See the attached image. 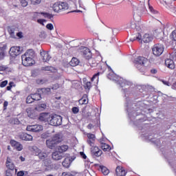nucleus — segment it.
I'll return each mask as SVG.
<instances>
[{"label":"nucleus","instance_id":"c9c22d12","mask_svg":"<svg viewBox=\"0 0 176 176\" xmlns=\"http://www.w3.org/2000/svg\"><path fill=\"white\" fill-rule=\"evenodd\" d=\"M26 112H27L28 116L29 118H34V112L32 111V110L31 109H30V108L27 109Z\"/></svg>","mask_w":176,"mask_h":176},{"label":"nucleus","instance_id":"37998d69","mask_svg":"<svg viewBox=\"0 0 176 176\" xmlns=\"http://www.w3.org/2000/svg\"><path fill=\"white\" fill-rule=\"evenodd\" d=\"M20 2L23 8H26V6H28V1H27V0H20Z\"/></svg>","mask_w":176,"mask_h":176},{"label":"nucleus","instance_id":"ea45409f","mask_svg":"<svg viewBox=\"0 0 176 176\" xmlns=\"http://www.w3.org/2000/svg\"><path fill=\"white\" fill-rule=\"evenodd\" d=\"M89 65H91L92 68H94L95 67H97V63L94 59H91L89 60Z\"/></svg>","mask_w":176,"mask_h":176},{"label":"nucleus","instance_id":"7c9ffc66","mask_svg":"<svg viewBox=\"0 0 176 176\" xmlns=\"http://www.w3.org/2000/svg\"><path fill=\"white\" fill-rule=\"evenodd\" d=\"M79 65V60L76 58H73L70 61V65L72 67H76V65Z\"/></svg>","mask_w":176,"mask_h":176},{"label":"nucleus","instance_id":"4c0bfd02","mask_svg":"<svg viewBox=\"0 0 176 176\" xmlns=\"http://www.w3.org/2000/svg\"><path fill=\"white\" fill-rule=\"evenodd\" d=\"M142 39V36H141V34H138V36H136L133 38H131L130 41L131 42H134V41H141Z\"/></svg>","mask_w":176,"mask_h":176},{"label":"nucleus","instance_id":"603ef678","mask_svg":"<svg viewBox=\"0 0 176 176\" xmlns=\"http://www.w3.org/2000/svg\"><path fill=\"white\" fill-rule=\"evenodd\" d=\"M32 5H39L41 3V0H30Z\"/></svg>","mask_w":176,"mask_h":176},{"label":"nucleus","instance_id":"a19ab883","mask_svg":"<svg viewBox=\"0 0 176 176\" xmlns=\"http://www.w3.org/2000/svg\"><path fill=\"white\" fill-rule=\"evenodd\" d=\"M148 9L151 12V13H152V14H157V11H156L155 9H153V7H152V6L148 4Z\"/></svg>","mask_w":176,"mask_h":176},{"label":"nucleus","instance_id":"bb28decb","mask_svg":"<svg viewBox=\"0 0 176 176\" xmlns=\"http://www.w3.org/2000/svg\"><path fill=\"white\" fill-rule=\"evenodd\" d=\"M49 153H46L45 151H41L39 154H38V157L41 160H43V159H46Z\"/></svg>","mask_w":176,"mask_h":176},{"label":"nucleus","instance_id":"1a4fd4ad","mask_svg":"<svg viewBox=\"0 0 176 176\" xmlns=\"http://www.w3.org/2000/svg\"><path fill=\"white\" fill-rule=\"evenodd\" d=\"M87 142L89 145V146H94L96 144V135L93 133H87Z\"/></svg>","mask_w":176,"mask_h":176},{"label":"nucleus","instance_id":"aec40b11","mask_svg":"<svg viewBox=\"0 0 176 176\" xmlns=\"http://www.w3.org/2000/svg\"><path fill=\"white\" fill-rule=\"evenodd\" d=\"M6 166L8 170L13 171L14 170V164L12 162V160L9 157H7V160L6 162Z\"/></svg>","mask_w":176,"mask_h":176},{"label":"nucleus","instance_id":"13d9d810","mask_svg":"<svg viewBox=\"0 0 176 176\" xmlns=\"http://www.w3.org/2000/svg\"><path fill=\"white\" fill-rule=\"evenodd\" d=\"M40 38H46V32H41L39 34Z\"/></svg>","mask_w":176,"mask_h":176},{"label":"nucleus","instance_id":"338daca9","mask_svg":"<svg viewBox=\"0 0 176 176\" xmlns=\"http://www.w3.org/2000/svg\"><path fill=\"white\" fill-rule=\"evenodd\" d=\"M9 102H8V101H5L3 103V107L5 108V109H6V107H8Z\"/></svg>","mask_w":176,"mask_h":176},{"label":"nucleus","instance_id":"f257e3e1","mask_svg":"<svg viewBox=\"0 0 176 176\" xmlns=\"http://www.w3.org/2000/svg\"><path fill=\"white\" fill-rule=\"evenodd\" d=\"M63 135L61 133H56L54 135L52 139L46 140V145L50 149H53L57 144L63 142Z\"/></svg>","mask_w":176,"mask_h":176},{"label":"nucleus","instance_id":"de8ad7c7","mask_svg":"<svg viewBox=\"0 0 176 176\" xmlns=\"http://www.w3.org/2000/svg\"><path fill=\"white\" fill-rule=\"evenodd\" d=\"M170 38L173 41H176V30H174L170 34Z\"/></svg>","mask_w":176,"mask_h":176},{"label":"nucleus","instance_id":"f8f14e48","mask_svg":"<svg viewBox=\"0 0 176 176\" xmlns=\"http://www.w3.org/2000/svg\"><path fill=\"white\" fill-rule=\"evenodd\" d=\"M133 10L136 13H143V12H145V4L142 3L138 6H133Z\"/></svg>","mask_w":176,"mask_h":176},{"label":"nucleus","instance_id":"4468645a","mask_svg":"<svg viewBox=\"0 0 176 176\" xmlns=\"http://www.w3.org/2000/svg\"><path fill=\"white\" fill-rule=\"evenodd\" d=\"M74 158L67 157L62 162V164H63V167L68 168V167H69V166H71V164L72 163V162H74Z\"/></svg>","mask_w":176,"mask_h":176},{"label":"nucleus","instance_id":"6ab92c4d","mask_svg":"<svg viewBox=\"0 0 176 176\" xmlns=\"http://www.w3.org/2000/svg\"><path fill=\"white\" fill-rule=\"evenodd\" d=\"M22 56L34 60V57H35V52L33 50H28L27 52L22 55Z\"/></svg>","mask_w":176,"mask_h":176},{"label":"nucleus","instance_id":"b1692460","mask_svg":"<svg viewBox=\"0 0 176 176\" xmlns=\"http://www.w3.org/2000/svg\"><path fill=\"white\" fill-rule=\"evenodd\" d=\"M59 8L60 11L61 10H67L68 9V3L66 2L59 1Z\"/></svg>","mask_w":176,"mask_h":176},{"label":"nucleus","instance_id":"ddd939ff","mask_svg":"<svg viewBox=\"0 0 176 176\" xmlns=\"http://www.w3.org/2000/svg\"><path fill=\"white\" fill-rule=\"evenodd\" d=\"M21 54V50H20V47H12L10 49V54L12 56H19Z\"/></svg>","mask_w":176,"mask_h":176},{"label":"nucleus","instance_id":"0eeeda50","mask_svg":"<svg viewBox=\"0 0 176 176\" xmlns=\"http://www.w3.org/2000/svg\"><path fill=\"white\" fill-rule=\"evenodd\" d=\"M91 154L95 157H100V156L102 155V151H101L97 146H91Z\"/></svg>","mask_w":176,"mask_h":176},{"label":"nucleus","instance_id":"6e6552de","mask_svg":"<svg viewBox=\"0 0 176 176\" xmlns=\"http://www.w3.org/2000/svg\"><path fill=\"white\" fill-rule=\"evenodd\" d=\"M22 58V64L24 67H31V65H34L35 64V60L30 58H27L25 56H21Z\"/></svg>","mask_w":176,"mask_h":176},{"label":"nucleus","instance_id":"5701e85b","mask_svg":"<svg viewBox=\"0 0 176 176\" xmlns=\"http://www.w3.org/2000/svg\"><path fill=\"white\" fill-rule=\"evenodd\" d=\"M153 39V37L148 34H145L142 37V41L144 43H149Z\"/></svg>","mask_w":176,"mask_h":176},{"label":"nucleus","instance_id":"dca6fc26","mask_svg":"<svg viewBox=\"0 0 176 176\" xmlns=\"http://www.w3.org/2000/svg\"><path fill=\"white\" fill-rule=\"evenodd\" d=\"M41 56L44 63H47V61H50V58H52L49 52H46L45 51L41 52Z\"/></svg>","mask_w":176,"mask_h":176},{"label":"nucleus","instance_id":"20e7f679","mask_svg":"<svg viewBox=\"0 0 176 176\" xmlns=\"http://www.w3.org/2000/svg\"><path fill=\"white\" fill-rule=\"evenodd\" d=\"M79 52L81 53L82 56L87 58V60H89V58H91V52L90 50L86 47L81 46L79 48Z\"/></svg>","mask_w":176,"mask_h":176},{"label":"nucleus","instance_id":"e433bc0d","mask_svg":"<svg viewBox=\"0 0 176 176\" xmlns=\"http://www.w3.org/2000/svg\"><path fill=\"white\" fill-rule=\"evenodd\" d=\"M8 68V65H0V74H2V72H5Z\"/></svg>","mask_w":176,"mask_h":176},{"label":"nucleus","instance_id":"49530a36","mask_svg":"<svg viewBox=\"0 0 176 176\" xmlns=\"http://www.w3.org/2000/svg\"><path fill=\"white\" fill-rule=\"evenodd\" d=\"M41 14H43V16L47 17L48 19H52L53 17V15L46 12H41Z\"/></svg>","mask_w":176,"mask_h":176},{"label":"nucleus","instance_id":"3c124183","mask_svg":"<svg viewBox=\"0 0 176 176\" xmlns=\"http://www.w3.org/2000/svg\"><path fill=\"white\" fill-rule=\"evenodd\" d=\"M37 23H38V24H41V25H45L44 23H46V20L40 19L37 20Z\"/></svg>","mask_w":176,"mask_h":176},{"label":"nucleus","instance_id":"f3484780","mask_svg":"<svg viewBox=\"0 0 176 176\" xmlns=\"http://www.w3.org/2000/svg\"><path fill=\"white\" fill-rule=\"evenodd\" d=\"M52 157L53 160H61L64 157L60 151H54L52 153Z\"/></svg>","mask_w":176,"mask_h":176},{"label":"nucleus","instance_id":"f03ea898","mask_svg":"<svg viewBox=\"0 0 176 176\" xmlns=\"http://www.w3.org/2000/svg\"><path fill=\"white\" fill-rule=\"evenodd\" d=\"M146 61H147V59L145 58L144 57L139 56L134 60L133 63L135 67L138 68V69H139L140 72H144V69L145 68L144 65Z\"/></svg>","mask_w":176,"mask_h":176},{"label":"nucleus","instance_id":"a878e982","mask_svg":"<svg viewBox=\"0 0 176 176\" xmlns=\"http://www.w3.org/2000/svg\"><path fill=\"white\" fill-rule=\"evenodd\" d=\"M52 9H53L54 12H55L56 13H58V12H60V2L58 1V2L54 3L52 6Z\"/></svg>","mask_w":176,"mask_h":176},{"label":"nucleus","instance_id":"c85d7f7f","mask_svg":"<svg viewBox=\"0 0 176 176\" xmlns=\"http://www.w3.org/2000/svg\"><path fill=\"white\" fill-rule=\"evenodd\" d=\"M79 104L83 105V104H86L89 101L87 100V95H84L83 97L79 100Z\"/></svg>","mask_w":176,"mask_h":176},{"label":"nucleus","instance_id":"4be33fe9","mask_svg":"<svg viewBox=\"0 0 176 176\" xmlns=\"http://www.w3.org/2000/svg\"><path fill=\"white\" fill-rule=\"evenodd\" d=\"M165 65L170 69H174L175 68V65L174 64V60L171 59H166L165 60Z\"/></svg>","mask_w":176,"mask_h":176},{"label":"nucleus","instance_id":"a18cd8bd","mask_svg":"<svg viewBox=\"0 0 176 176\" xmlns=\"http://www.w3.org/2000/svg\"><path fill=\"white\" fill-rule=\"evenodd\" d=\"M32 149L34 151L35 153H37V155H39L40 152L41 151V150L36 146H33Z\"/></svg>","mask_w":176,"mask_h":176},{"label":"nucleus","instance_id":"e2e57ef3","mask_svg":"<svg viewBox=\"0 0 176 176\" xmlns=\"http://www.w3.org/2000/svg\"><path fill=\"white\" fill-rule=\"evenodd\" d=\"M17 176H24V171L21 170L17 173Z\"/></svg>","mask_w":176,"mask_h":176},{"label":"nucleus","instance_id":"774afa93","mask_svg":"<svg viewBox=\"0 0 176 176\" xmlns=\"http://www.w3.org/2000/svg\"><path fill=\"white\" fill-rule=\"evenodd\" d=\"M80 155L84 158L86 159L87 157L86 156V155L85 154V153L81 152L80 153Z\"/></svg>","mask_w":176,"mask_h":176},{"label":"nucleus","instance_id":"0e129e2a","mask_svg":"<svg viewBox=\"0 0 176 176\" xmlns=\"http://www.w3.org/2000/svg\"><path fill=\"white\" fill-rule=\"evenodd\" d=\"M162 82L164 83V85H166V86H170V82H168V81L162 80Z\"/></svg>","mask_w":176,"mask_h":176},{"label":"nucleus","instance_id":"7ed1b4c3","mask_svg":"<svg viewBox=\"0 0 176 176\" xmlns=\"http://www.w3.org/2000/svg\"><path fill=\"white\" fill-rule=\"evenodd\" d=\"M63 122V117L58 115L51 116V118L50 119V124L51 126H61V123Z\"/></svg>","mask_w":176,"mask_h":176},{"label":"nucleus","instance_id":"72a5a7b5","mask_svg":"<svg viewBox=\"0 0 176 176\" xmlns=\"http://www.w3.org/2000/svg\"><path fill=\"white\" fill-rule=\"evenodd\" d=\"M121 87H124V86H131V82L126 80H123L122 82H120Z\"/></svg>","mask_w":176,"mask_h":176},{"label":"nucleus","instance_id":"c756f323","mask_svg":"<svg viewBox=\"0 0 176 176\" xmlns=\"http://www.w3.org/2000/svg\"><path fill=\"white\" fill-rule=\"evenodd\" d=\"M42 71H50L51 72H56V69L52 66H45L41 68Z\"/></svg>","mask_w":176,"mask_h":176},{"label":"nucleus","instance_id":"9b49d317","mask_svg":"<svg viewBox=\"0 0 176 176\" xmlns=\"http://www.w3.org/2000/svg\"><path fill=\"white\" fill-rule=\"evenodd\" d=\"M19 138L20 140H22V141H32V135L25 133H21L19 134Z\"/></svg>","mask_w":176,"mask_h":176},{"label":"nucleus","instance_id":"2f4dec72","mask_svg":"<svg viewBox=\"0 0 176 176\" xmlns=\"http://www.w3.org/2000/svg\"><path fill=\"white\" fill-rule=\"evenodd\" d=\"M31 96L34 101H39V100H42V97L38 93L32 94Z\"/></svg>","mask_w":176,"mask_h":176},{"label":"nucleus","instance_id":"c03bdc74","mask_svg":"<svg viewBox=\"0 0 176 176\" xmlns=\"http://www.w3.org/2000/svg\"><path fill=\"white\" fill-rule=\"evenodd\" d=\"M100 72H98L97 74H94L91 78V82L94 81V79H97V82H98V76H100Z\"/></svg>","mask_w":176,"mask_h":176},{"label":"nucleus","instance_id":"58836bf2","mask_svg":"<svg viewBox=\"0 0 176 176\" xmlns=\"http://www.w3.org/2000/svg\"><path fill=\"white\" fill-rule=\"evenodd\" d=\"M26 102H27V104H32V102H34V99H33L32 95L27 97Z\"/></svg>","mask_w":176,"mask_h":176},{"label":"nucleus","instance_id":"39448f33","mask_svg":"<svg viewBox=\"0 0 176 176\" xmlns=\"http://www.w3.org/2000/svg\"><path fill=\"white\" fill-rule=\"evenodd\" d=\"M164 52V46L162 44H156L153 48L154 56H162Z\"/></svg>","mask_w":176,"mask_h":176},{"label":"nucleus","instance_id":"cd10ccee","mask_svg":"<svg viewBox=\"0 0 176 176\" xmlns=\"http://www.w3.org/2000/svg\"><path fill=\"white\" fill-rule=\"evenodd\" d=\"M101 148L104 152H109V151L111 149V146H109V145H108V144H107L105 143H102L101 144Z\"/></svg>","mask_w":176,"mask_h":176},{"label":"nucleus","instance_id":"052dcab7","mask_svg":"<svg viewBox=\"0 0 176 176\" xmlns=\"http://www.w3.org/2000/svg\"><path fill=\"white\" fill-rule=\"evenodd\" d=\"M6 176H12V171L10 170H7L6 171Z\"/></svg>","mask_w":176,"mask_h":176},{"label":"nucleus","instance_id":"423d86ee","mask_svg":"<svg viewBox=\"0 0 176 176\" xmlns=\"http://www.w3.org/2000/svg\"><path fill=\"white\" fill-rule=\"evenodd\" d=\"M27 131H32L33 133H39L43 131V126L42 125H28L26 128Z\"/></svg>","mask_w":176,"mask_h":176},{"label":"nucleus","instance_id":"8fccbe9b","mask_svg":"<svg viewBox=\"0 0 176 176\" xmlns=\"http://www.w3.org/2000/svg\"><path fill=\"white\" fill-rule=\"evenodd\" d=\"M46 28L47 30H50V31H52V30H54V27L53 26V24L52 23H48L47 25H46Z\"/></svg>","mask_w":176,"mask_h":176},{"label":"nucleus","instance_id":"680f3d73","mask_svg":"<svg viewBox=\"0 0 176 176\" xmlns=\"http://www.w3.org/2000/svg\"><path fill=\"white\" fill-rule=\"evenodd\" d=\"M131 28H133V30H134V29H136V30H138V28H137V26H135V23H131Z\"/></svg>","mask_w":176,"mask_h":176},{"label":"nucleus","instance_id":"6e6d98bb","mask_svg":"<svg viewBox=\"0 0 176 176\" xmlns=\"http://www.w3.org/2000/svg\"><path fill=\"white\" fill-rule=\"evenodd\" d=\"M52 90H57V89H60V85L55 84V85H52Z\"/></svg>","mask_w":176,"mask_h":176},{"label":"nucleus","instance_id":"bf43d9fd","mask_svg":"<svg viewBox=\"0 0 176 176\" xmlns=\"http://www.w3.org/2000/svg\"><path fill=\"white\" fill-rule=\"evenodd\" d=\"M114 76H115V74L111 75V74H108V76H107L109 79H110L111 80H115V78H113Z\"/></svg>","mask_w":176,"mask_h":176},{"label":"nucleus","instance_id":"f704fd0d","mask_svg":"<svg viewBox=\"0 0 176 176\" xmlns=\"http://www.w3.org/2000/svg\"><path fill=\"white\" fill-rule=\"evenodd\" d=\"M8 32L11 38H16V34H14V29L12 28H8Z\"/></svg>","mask_w":176,"mask_h":176},{"label":"nucleus","instance_id":"9d476101","mask_svg":"<svg viewBox=\"0 0 176 176\" xmlns=\"http://www.w3.org/2000/svg\"><path fill=\"white\" fill-rule=\"evenodd\" d=\"M51 116H52L47 113H42L38 117V120L41 122H47V123H50Z\"/></svg>","mask_w":176,"mask_h":176},{"label":"nucleus","instance_id":"412c9836","mask_svg":"<svg viewBox=\"0 0 176 176\" xmlns=\"http://www.w3.org/2000/svg\"><path fill=\"white\" fill-rule=\"evenodd\" d=\"M11 144L15 149H16V151H23V144H20V142L12 140L11 141Z\"/></svg>","mask_w":176,"mask_h":176},{"label":"nucleus","instance_id":"2eb2a0df","mask_svg":"<svg viewBox=\"0 0 176 176\" xmlns=\"http://www.w3.org/2000/svg\"><path fill=\"white\" fill-rule=\"evenodd\" d=\"M95 166L98 167V170L101 171L104 175H108L109 174V170L107 167L100 164H96Z\"/></svg>","mask_w":176,"mask_h":176},{"label":"nucleus","instance_id":"5fc2aeb1","mask_svg":"<svg viewBox=\"0 0 176 176\" xmlns=\"http://www.w3.org/2000/svg\"><path fill=\"white\" fill-rule=\"evenodd\" d=\"M85 89H88L89 90V89L91 87V82H87L85 83Z\"/></svg>","mask_w":176,"mask_h":176},{"label":"nucleus","instance_id":"393cba45","mask_svg":"<svg viewBox=\"0 0 176 176\" xmlns=\"http://www.w3.org/2000/svg\"><path fill=\"white\" fill-rule=\"evenodd\" d=\"M67 149H69V146H68V145H62V146H59L58 147V151L60 153H63L64 152H67Z\"/></svg>","mask_w":176,"mask_h":176},{"label":"nucleus","instance_id":"864d4df0","mask_svg":"<svg viewBox=\"0 0 176 176\" xmlns=\"http://www.w3.org/2000/svg\"><path fill=\"white\" fill-rule=\"evenodd\" d=\"M72 111L73 113L76 114L79 112V109L78 107H74L72 109Z\"/></svg>","mask_w":176,"mask_h":176},{"label":"nucleus","instance_id":"a211bd4d","mask_svg":"<svg viewBox=\"0 0 176 176\" xmlns=\"http://www.w3.org/2000/svg\"><path fill=\"white\" fill-rule=\"evenodd\" d=\"M127 172L122 166H118L116 169L117 176H126Z\"/></svg>","mask_w":176,"mask_h":176},{"label":"nucleus","instance_id":"473e14b6","mask_svg":"<svg viewBox=\"0 0 176 176\" xmlns=\"http://www.w3.org/2000/svg\"><path fill=\"white\" fill-rule=\"evenodd\" d=\"M47 105H46V104H40V105H38V106H37L36 108H35V109H36V111H45V109H46V108H47Z\"/></svg>","mask_w":176,"mask_h":176},{"label":"nucleus","instance_id":"4d7b16f0","mask_svg":"<svg viewBox=\"0 0 176 176\" xmlns=\"http://www.w3.org/2000/svg\"><path fill=\"white\" fill-rule=\"evenodd\" d=\"M6 85H8V80H4L1 82L0 87H5V86H6Z\"/></svg>","mask_w":176,"mask_h":176},{"label":"nucleus","instance_id":"09e8293b","mask_svg":"<svg viewBox=\"0 0 176 176\" xmlns=\"http://www.w3.org/2000/svg\"><path fill=\"white\" fill-rule=\"evenodd\" d=\"M5 57V51L0 50V60H3Z\"/></svg>","mask_w":176,"mask_h":176},{"label":"nucleus","instance_id":"79ce46f5","mask_svg":"<svg viewBox=\"0 0 176 176\" xmlns=\"http://www.w3.org/2000/svg\"><path fill=\"white\" fill-rule=\"evenodd\" d=\"M41 91L43 94H50V88H43Z\"/></svg>","mask_w":176,"mask_h":176},{"label":"nucleus","instance_id":"69168bd1","mask_svg":"<svg viewBox=\"0 0 176 176\" xmlns=\"http://www.w3.org/2000/svg\"><path fill=\"white\" fill-rule=\"evenodd\" d=\"M16 35L19 36V38H23L22 32H18V33H16Z\"/></svg>","mask_w":176,"mask_h":176}]
</instances>
